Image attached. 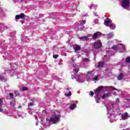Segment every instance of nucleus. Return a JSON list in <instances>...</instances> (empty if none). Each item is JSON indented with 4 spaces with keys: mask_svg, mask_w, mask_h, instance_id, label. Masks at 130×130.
Returning <instances> with one entry per match:
<instances>
[{
    "mask_svg": "<svg viewBox=\"0 0 130 130\" xmlns=\"http://www.w3.org/2000/svg\"><path fill=\"white\" fill-rule=\"evenodd\" d=\"M60 113L58 111H55L54 114L50 118L47 119L46 122L47 123H53L54 124L59 122L60 119Z\"/></svg>",
    "mask_w": 130,
    "mask_h": 130,
    "instance_id": "nucleus-1",
    "label": "nucleus"
},
{
    "mask_svg": "<svg viewBox=\"0 0 130 130\" xmlns=\"http://www.w3.org/2000/svg\"><path fill=\"white\" fill-rule=\"evenodd\" d=\"M107 109H108L107 116L108 118L110 119V122L112 123L114 122V121H116L115 116H116L117 112L113 111L112 110H109L108 107H107Z\"/></svg>",
    "mask_w": 130,
    "mask_h": 130,
    "instance_id": "nucleus-2",
    "label": "nucleus"
},
{
    "mask_svg": "<svg viewBox=\"0 0 130 130\" xmlns=\"http://www.w3.org/2000/svg\"><path fill=\"white\" fill-rule=\"evenodd\" d=\"M107 88H108V86H100L94 90V93L95 94L94 98L96 103H99V102L100 101V99L98 98V94H99L102 90L104 91L105 89H107Z\"/></svg>",
    "mask_w": 130,
    "mask_h": 130,
    "instance_id": "nucleus-3",
    "label": "nucleus"
},
{
    "mask_svg": "<svg viewBox=\"0 0 130 130\" xmlns=\"http://www.w3.org/2000/svg\"><path fill=\"white\" fill-rule=\"evenodd\" d=\"M71 75L74 77V79H76L79 83H83V82H85V79H88V76L85 74H81L77 77H76V75H74L73 73H71Z\"/></svg>",
    "mask_w": 130,
    "mask_h": 130,
    "instance_id": "nucleus-4",
    "label": "nucleus"
},
{
    "mask_svg": "<svg viewBox=\"0 0 130 130\" xmlns=\"http://www.w3.org/2000/svg\"><path fill=\"white\" fill-rule=\"evenodd\" d=\"M114 50L119 51V52H124L125 51V47L122 44H119L118 45H115L112 47Z\"/></svg>",
    "mask_w": 130,
    "mask_h": 130,
    "instance_id": "nucleus-5",
    "label": "nucleus"
},
{
    "mask_svg": "<svg viewBox=\"0 0 130 130\" xmlns=\"http://www.w3.org/2000/svg\"><path fill=\"white\" fill-rule=\"evenodd\" d=\"M121 6L122 8H124V9H126L127 10H129V6H130L129 0H122Z\"/></svg>",
    "mask_w": 130,
    "mask_h": 130,
    "instance_id": "nucleus-6",
    "label": "nucleus"
},
{
    "mask_svg": "<svg viewBox=\"0 0 130 130\" xmlns=\"http://www.w3.org/2000/svg\"><path fill=\"white\" fill-rule=\"evenodd\" d=\"M84 24H86V20H80L78 23L76 24V25L77 26V28H78V30H85V29H84L85 26L82 27V26H83Z\"/></svg>",
    "mask_w": 130,
    "mask_h": 130,
    "instance_id": "nucleus-7",
    "label": "nucleus"
},
{
    "mask_svg": "<svg viewBox=\"0 0 130 130\" xmlns=\"http://www.w3.org/2000/svg\"><path fill=\"white\" fill-rule=\"evenodd\" d=\"M74 58H75V56H73L72 57L71 62L72 64H73V67L75 68L74 69V71L75 72V73H78V72L80 71V67L79 66H77V64L74 63V61L76 60V59H74Z\"/></svg>",
    "mask_w": 130,
    "mask_h": 130,
    "instance_id": "nucleus-8",
    "label": "nucleus"
},
{
    "mask_svg": "<svg viewBox=\"0 0 130 130\" xmlns=\"http://www.w3.org/2000/svg\"><path fill=\"white\" fill-rule=\"evenodd\" d=\"M93 46L95 49H98L102 46V43L100 40H98L93 43Z\"/></svg>",
    "mask_w": 130,
    "mask_h": 130,
    "instance_id": "nucleus-9",
    "label": "nucleus"
},
{
    "mask_svg": "<svg viewBox=\"0 0 130 130\" xmlns=\"http://www.w3.org/2000/svg\"><path fill=\"white\" fill-rule=\"evenodd\" d=\"M121 119H120V120H126L128 117H130V116H128V113L127 112H125L124 114H122L121 115Z\"/></svg>",
    "mask_w": 130,
    "mask_h": 130,
    "instance_id": "nucleus-10",
    "label": "nucleus"
},
{
    "mask_svg": "<svg viewBox=\"0 0 130 130\" xmlns=\"http://www.w3.org/2000/svg\"><path fill=\"white\" fill-rule=\"evenodd\" d=\"M101 35L102 34L100 32L98 31L96 32H95L92 36V39L93 40H96V39L99 38V37H100Z\"/></svg>",
    "mask_w": 130,
    "mask_h": 130,
    "instance_id": "nucleus-11",
    "label": "nucleus"
},
{
    "mask_svg": "<svg viewBox=\"0 0 130 130\" xmlns=\"http://www.w3.org/2000/svg\"><path fill=\"white\" fill-rule=\"evenodd\" d=\"M112 23V20L109 18H107L106 20L104 21V24L108 27H109V26H110V24Z\"/></svg>",
    "mask_w": 130,
    "mask_h": 130,
    "instance_id": "nucleus-12",
    "label": "nucleus"
},
{
    "mask_svg": "<svg viewBox=\"0 0 130 130\" xmlns=\"http://www.w3.org/2000/svg\"><path fill=\"white\" fill-rule=\"evenodd\" d=\"M25 18V15L23 13H21L19 15H17L15 16V19L16 20H19V19H24Z\"/></svg>",
    "mask_w": 130,
    "mask_h": 130,
    "instance_id": "nucleus-13",
    "label": "nucleus"
},
{
    "mask_svg": "<svg viewBox=\"0 0 130 130\" xmlns=\"http://www.w3.org/2000/svg\"><path fill=\"white\" fill-rule=\"evenodd\" d=\"M6 11H4L3 9L0 8V18H3L6 16Z\"/></svg>",
    "mask_w": 130,
    "mask_h": 130,
    "instance_id": "nucleus-14",
    "label": "nucleus"
},
{
    "mask_svg": "<svg viewBox=\"0 0 130 130\" xmlns=\"http://www.w3.org/2000/svg\"><path fill=\"white\" fill-rule=\"evenodd\" d=\"M69 90H70V89L68 88L67 90L66 91V93H64L65 96H66V97H69V96H72V91H69Z\"/></svg>",
    "mask_w": 130,
    "mask_h": 130,
    "instance_id": "nucleus-15",
    "label": "nucleus"
},
{
    "mask_svg": "<svg viewBox=\"0 0 130 130\" xmlns=\"http://www.w3.org/2000/svg\"><path fill=\"white\" fill-rule=\"evenodd\" d=\"M18 116H19V117H22V118H24V117H26V114L23 112H19L18 114Z\"/></svg>",
    "mask_w": 130,
    "mask_h": 130,
    "instance_id": "nucleus-16",
    "label": "nucleus"
},
{
    "mask_svg": "<svg viewBox=\"0 0 130 130\" xmlns=\"http://www.w3.org/2000/svg\"><path fill=\"white\" fill-rule=\"evenodd\" d=\"M109 27H110V29H111L112 30H114V29L116 28V25H115V24L112 23L110 24Z\"/></svg>",
    "mask_w": 130,
    "mask_h": 130,
    "instance_id": "nucleus-17",
    "label": "nucleus"
},
{
    "mask_svg": "<svg viewBox=\"0 0 130 130\" xmlns=\"http://www.w3.org/2000/svg\"><path fill=\"white\" fill-rule=\"evenodd\" d=\"M80 40H82L83 41H85V40H88L89 39V38H88L87 36H84L81 37L79 38Z\"/></svg>",
    "mask_w": 130,
    "mask_h": 130,
    "instance_id": "nucleus-18",
    "label": "nucleus"
},
{
    "mask_svg": "<svg viewBox=\"0 0 130 130\" xmlns=\"http://www.w3.org/2000/svg\"><path fill=\"white\" fill-rule=\"evenodd\" d=\"M10 56H11V55L9 54H8V53H5V55H3V57L4 58H7V59H10Z\"/></svg>",
    "mask_w": 130,
    "mask_h": 130,
    "instance_id": "nucleus-19",
    "label": "nucleus"
},
{
    "mask_svg": "<svg viewBox=\"0 0 130 130\" xmlns=\"http://www.w3.org/2000/svg\"><path fill=\"white\" fill-rule=\"evenodd\" d=\"M109 58H110V55H106L103 58V59H104V60H105L106 61H107L108 60H109Z\"/></svg>",
    "mask_w": 130,
    "mask_h": 130,
    "instance_id": "nucleus-20",
    "label": "nucleus"
},
{
    "mask_svg": "<svg viewBox=\"0 0 130 130\" xmlns=\"http://www.w3.org/2000/svg\"><path fill=\"white\" fill-rule=\"evenodd\" d=\"M113 36H114L113 32H111V33L107 35V37L109 39H110L112 38V37H113Z\"/></svg>",
    "mask_w": 130,
    "mask_h": 130,
    "instance_id": "nucleus-21",
    "label": "nucleus"
},
{
    "mask_svg": "<svg viewBox=\"0 0 130 130\" xmlns=\"http://www.w3.org/2000/svg\"><path fill=\"white\" fill-rule=\"evenodd\" d=\"M4 105V102H3V100L2 99H0V112H2L4 109L2 108V105Z\"/></svg>",
    "mask_w": 130,
    "mask_h": 130,
    "instance_id": "nucleus-22",
    "label": "nucleus"
},
{
    "mask_svg": "<svg viewBox=\"0 0 130 130\" xmlns=\"http://www.w3.org/2000/svg\"><path fill=\"white\" fill-rule=\"evenodd\" d=\"M77 105L74 104H71V106H70V109L71 110H74L75 108H77Z\"/></svg>",
    "mask_w": 130,
    "mask_h": 130,
    "instance_id": "nucleus-23",
    "label": "nucleus"
},
{
    "mask_svg": "<svg viewBox=\"0 0 130 130\" xmlns=\"http://www.w3.org/2000/svg\"><path fill=\"white\" fill-rule=\"evenodd\" d=\"M124 77V76L123 75L120 74L118 76V80H119V81H120V80H122L123 79Z\"/></svg>",
    "mask_w": 130,
    "mask_h": 130,
    "instance_id": "nucleus-24",
    "label": "nucleus"
},
{
    "mask_svg": "<svg viewBox=\"0 0 130 130\" xmlns=\"http://www.w3.org/2000/svg\"><path fill=\"white\" fill-rule=\"evenodd\" d=\"M74 49H75V51H78V50H81V47L78 46H74Z\"/></svg>",
    "mask_w": 130,
    "mask_h": 130,
    "instance_id": "nucleus-25",
    "label": "nucleus"
},
{
    "mask_svg": "<svg viewBox=\"0 0 130 130\" xmlns=\"http://www.w3.org/2000/svg\"><path fill=\"white\" fill-rule=\"evenodd\" d=\"M0 81L2 82H6V81H7L6 78H3V74H0Z\"/></svg>",
    "mask_w": 130,
    "mask_h": 130,
    "instance_id": "nucleus-26",
    "label": "nucleus"
},
{
    "mask_svg": "<svg viewBox=\"0 0 130 130\" xmlns=\"http://www.w3.org/2000/svg\"><path fill=\"white\" fill-rule=\"evenodd\" d=\"M4 29H5V25L0 23V32H3Z\"/></svg>",
    "mask_w": 130,
    "mask_h": 130,
    "instance_id": "nucleus-27",
    "label": "nucleus"
},
{
    "mask_svg": "<svg viewBox=\"0 0 130 130\" xmlns=\"http://www.w3.org/2000/svg\"><path fill=\"white\" fill-rule=\"evenodd\" d=\"M104 66V63L103 61L99 62L98 68H102Z\"/></svg>",
    "mask_w": 130,
    "mask_h": 130,
    "instance_id": "nucleus-28",
    "label": "nucleus"
},
{
    "mask_svg": "<svg viewBox=\"0 0 130 130\" xmlns=\"http://www.w3.org/2000/svg\"><path fill=\"white\" fill-rule=\"evenodd\" d=\"M17 72H16L15 71L12 70L11 71V72L10 73V75L12 77H13V76H15V75H16Z\"/></svg>",
    "mask_w": 130,
    "mask_h": 130,
    "instance_id": "nucleus-29",
    "label": "nucleus"
},
{
    "mask_svg": "<svg viewBox=\"0 0 130 130\" xmlns=\"http://www.w3.org/2000/svg\"><path fill=\"white\" fill-rule=\"evenodd\" d=\"M96 7H97V5L91 4L90 5V10H92V9H93L94 8H96Z\"/></svg>",
    "mask_w": 130,
    "mask_h": 130,
    "instance_id": "nucleus-30",
    "label": "nucleus"
},
{
    "mask_svg": "<svg viewBox=\"0 0 130 130\" xmlns=\"http://www.w3.org/2000/svg\"><path fill=\"white\" fill-rule=\"evenodd\" d=\"M89 61V60L88 58H85L83 59V60H82V61L83 62H88Z\"/></svg>",
    "mask_w": 130,
    "mask_h": 130,
    "instance_id": "nucleus-31",
    "label": "nucleus"
},
{
    "mask_svg": "<svg viewBox=\"0 0 130 130\" xmlns=\"http://www.w3.org/2000/svg\"><path fill=\"white\" fill-rule=\"evenodd\" d=\"M29 114H33V113H35V112L34 111V110H33V109H29Z\"/></svg>",
    "mask_w": 130,
    "mask_h": 130,
    "instance_id": "nucleus-32",
    "label": "nucleus"
},
{
    "mask_svg": "<svg viewBox=\"0 0 130 130\" xmlns=\"http://www.w3.org/2000/svg\"><path fill=\"white\" fill-rule=\"evenodd\" d=\"M15 103L16 102H15V101H12L10 103V105H11V106H15Z\"/></svg>",
    "mask_w": 130,
    "mask_h": 130,
    "instance_id": "nucleus-33",
    "label": "nucleus"
},
{
    "mask_svg": "<svg viewBox=\"0 0 130 130\" xmlns=\"http://www.w3.org/2000/svg\"><path fill=\"white\" fill-rule=\"evenodd\" d=\"M125 61H126V62H129V61H130V57L129 56H128L127 58H126Z\"/></svg>",
    "mask_w": 130,
    "mask_h": 130,
    "instance_id": "nucleus-34",
    "label": "nucleus"
},
{
    "mask_svg": "<svg viewBox=\"0 0 130 130\" xmlns=\"http://www.w3.org/2000/svg\"><path fill=\"white\" fill-rule=\"evenodd\" d=\"M108 97V94H104L102 96V99H104L105 98H106Z\"/></svg>",
    "mask_w": 130,
    "mask_h": 130,
    "instance_id": "nucleus-35",
    "label": "nucleus"
},
{
    "mask_svg": "<svg viewBox=\"0 0 130 130\" xmlns=\"http://www.w3.org/2000/svg\"><path fill=\"white\" fill-rule=\"evenodd\" d=\"M98 79V76L94 77L93 78V81H97Z\"/></svg>",
    "mask_w": 130,
    "mask_h": 130,
    "instance_id": "nucleus-36",
    "label": "nucleus"
},
{
    "mask_svg": "<svg viewBox=\"0 0 130 130\" xmlns=\"http://www.w3.org/2000/svg\"><path fill=\"white\" fill-rule=\"evenodd\" d=\"M53 57L54 58L56 59V58H57L58 57V55H54L53 56Z\"/></svg>",
    "mask_w": 130,
    "mask_h": 130,
    "instance_id": "nucleus-37",
    "label": "nucleus"
},
{
    "mask_svg": "<svg viewBox=\"0 0 130 130\" xmlns=\"http://www.w3.org/2000/svg\"><path fill=\"white\" fill-rule=\"evenodd\" d=\"M89 95L93 97V96L94 95V92L93 91L90 92V93L89 94Z\"/></svg>",
    "mask_w": 130,
    "mask_h": 130,
    "instance_id": "nucleus-38",
    "label": "nucleus"
},
{
    "mask_svg": "<svg viewBox=\"0 0 130 130\" xmlns=\"http://www.w3.org/2000/svg\"><path fill=\"white\" fill-rule=\"evenodd\" d=\"M14 94H15V95H16V96H18V95H19V92H18L17 91H15Z\"/></svg>",
    "mask_w": 130,
    "mask_h": 130,
    "instance_id": "nucleus-39",
    "label": "nucleus"
},
{
    "mask_svg": "<svg viewBox=\"0 0 130 130\" xmlns=\"http://www.w3.org/2000/svg\"><path fill=\"white\" fill-rule=\"evenodd\" d=\"M22 90L23 91H27L28 88L27 87H23Z\"/></svg>",
    "mask_w": 130,
    "mask_h": 130,
    "instance_id": "nucleus-40",
    "label": "nucleus"
},
{
    "mask_svg": "<svg viewBox=\"0 0 130 130\" xmlns=\"http://www.w3.org/2000/svg\"><path fill=\"white\" fill-rule=\"evenodd\" d=\"M116 103L117 104L118 103H119V99L117 98L116 100Z\"/></svg>",
    "mask_w": 130,
    "mask_h": 130,
    "instance_id": "nucleus-41",
    "label": "nucleus"
},
{
    "mask_svg": "<svg viewBox=\"0 0 130 130\" xmlns=\"http://www.w3.org/2000/svg\"><path fill=\"white\" fill-rule=\"evenodd\" d=\"M9 95H10L11 98H12L13 97H14V94L12 93H10Z\"/></svg>",
    "mask_w": 130,
    "mask_h": 130,
    "instance_id": "nucleus-42",
    "label": "nucleus"
},
{
    "mask_svg": "<svg viewBox=\"0 0 130 130\" xmlns=\"http://www.w3.org/2000/svg\"><path fill=\"white\" fill-rule=\"evenodd\" d=\"M95 24H98V19H95L94 20Z\"/></svg>",
    "mask_w": 130,
    "mask_h": 130,
    "instance_id": "nucleus-43",
    "label": "nucleus"
},
{
    "mask_svg": "<svg viewBox=\"0 0 130 130\" xmlns=\"http://www.w3.org/2000/svg\"><path fill=\"white\" fill-rule=\"evenodd\" d=\"M33 105H34V104H33V103H29L28 105V106H33Z\"/></svg>",
    "mask_w": 130,
    "mask_h": 130,
    "instance_id": "nucleus-44",
    "label": "nucleus"
},
{
    "mask_svg": "<svg viewBox=\"0 0 130 130\" xmlns=\"http://www.w3.org/2000/svg\"><path fill=\"white\" fill-rule=\"evenodd\" d=\"M18 1H19V0H13V2H14V4H16V3H17V2H18Z\"/></svg>",
    "mask_w": 130,
    "mask_h": 130,
    "instance_id": "nucleus-45",
    "label": "nucleus"
},
{
    "mask_svg": "<svg viewBox=\"0 0 130 130\" xmlns=\"http://www.w3.org/2000/svg\"><path fill=\"white\" fill-rule=\"evenodd\" d=\"M90 74H92V71H88V72H87V74H88V75H90Z\"/></svg>",
    "mask_w": 130,
    "mask_h": 130,
    "instance_id": "nucleus-46",
    "label": "nucleus"
},
{
    "mask_svg": "<svg viewBox=\"0 0 130 130\" xmlns=\"http://www.w3.org/2000/svg\"><path fill=\"white\" fill-rule=\"evenodd\" d=\"M114 90H116V91H117L118 92H120V90H118L117 88H114Z\"/></svg>",
    "mask_w": 130,
    "mask_h": 130,
    "instance_id": "nucleus-47",
    "label": "nucleus"
},
{
    "mask_svg": "<svg viewBox=\"0 0 130 130\" xmlns=\"http://www.w3.org/2000/svg\"><path fill=\"white\" fill-rule=\"evenodd\" d=\"M3 40L0 41V46L3 44Z\"/></svg>",
    "mask_w": 130,
    "mask_h": 130,
    "instance_id": "nucleus-48",
    "label": "nucleus"
},
{
    "mask_svg": "<svg viewBox=\"0 0 130 130\" xmlns=\"http://www.w3.org/2000/svg\"><path fill=\"white\" fill-rule=\"evenodd\" d=\"M94 15L96 16V17L98 16V15H97L96 13L93 12Z\"/></svg>",
    "mask_w": 130,
    "mask_h": 130,
    "instance_id": "nucleus-49",
    "label": "nucleus"
},
{
    "mask_svg": "<svg viewBox=\"0 0 130 130\" xmlns=\"http://www.w3.org/2000/svg\"><path fill=\"white\" fill-rule=\"evenodd\" d=\"M38 123H39V121H37L36 123V125H38Z\"/></svg>",
    "mask_w": 130,
    "mask_h": 130,
    "instance_id": "nucleus-50",
    "label": "nucleus"
},
{
    "mask_svg": "<svg viewBox=\"0 0 130 130\" xmlns=\"http://www.w3.org/2000/svg\"><path fill=\"white\" fill-rule=\"evenodd\" d=\"M50 125V124H46V126H45V128H46V127H47V125Z\"/></svg>",
    "mask_w": 130,
    "mask_h": 130,
    "instance_id": "nucleus-51",
    "label": "nucleus"
},
{
    "mask_svg": "<svg viewBox=\"0 0 130 130\" xmlns=\"http://www.w3.org/2000/svg\"><path fill=\"white\" fill-rule=\"evenodd\" d=\"M88 16L87 14H85V15H82V17H87Z\"/></svg>",
    "mask_w": 130,
    "mask_h": 130,
    "instance_id": "nucleus-52",
    "label": "nucleus"
},
{
    "mask_svg": "<svg viewBox=\"0 0 130 130\" xmlns=\"http://www.w3.org/2000/svg\"><path fill=\"white\" fill-rule=\"evenodd\" d=\"M75 103H76V104H78V103H79V102H78V101H75Z\"/></svg>",
    "mask_w": 130,
    "mask_h": 130,
    "instance_id": "nucleus-53",
    "label": "nucleus"
},
{
    "mask_svg": "<svg viewBox=\"0 0 130 130\" xmlns=\"http://www.w3.org/2000/svg\"><path fill=\"white\" fill-rule=\"evenodd\" d=\"M34 116L35 117V119L37 120V116L36 115H34Z\"/></svg>",
    "mask_w": 130,
    "mask_h": 130,
    "instance_id": "nucleus-54",
    "label": "nucleus"
},
{
    "mask_svg": "<svg viewBox=\"0 0 130 130\" xmlns=\"http://www.w3.org/2000/svg\"><path fill=\"white\" fill-rule=\"evenodd\" d=\"M43 113H45V110L43 111Z\"/></svg>",
    "mask_w": 130,
    "mask_h": 130,
    "instance_id": "nucleus-55",
    "label": "nucleus"
},
{
    "mask_svg": "<svg viewBox=\"0 0 130 130\" xmlns=\"http://www.w3.org/2000/svg\"><path fill=\"white\" fill-rule=\"evenodd\" d=\"M21 2H25V0H21Z\"/></svg>",
    "mask_w": 130,
    "mask_h": 130,
    "instance_id": "nucleus-56",
    "label": "nucleus"
},
{
    "mask_svg": "<svg viewBox=\"0 0 130 130\" xmlns=\"http://www.w3.org/2000/svg\"><path fill=\"white\" fill-rule=\"evenodd\" d=\"M59 82H62V81H61V80H60Z\"/></svg>",
    "mask_w": 130,
    "mask_h": 130,
    "instance_id": "nucleus-57",
    "label": "nucleus"
},
{
    "mask_svg": "<svg viewBox=\"0 0 130 130\" xmlns=\"http://www.w3.org/2000/svg\"><path fill=\"white\" fill-rule=\"evenodd\" d=\"M67 130H69V129H67Z\"/></svg>",
    "mask_w": 130,
    "mask_h": 130,
    "instance_id": "nucleus-58",
    "label": "nucleus"
}]
</instances>
